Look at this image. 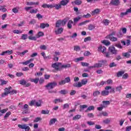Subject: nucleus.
Here are the masks:
<instances>
[{
	"label": "nucleus",
	"mask_w": 131,
	"mask_h": 131,
	"mask_svg": "<svg viewBox=\"0 0 131 131\" xmlns=\"http://www.w3.org/2000/svg\"><path fill=\"white\" fill-rule=\"evenodd\" d=\"M50 113V111L47 110H42L41 111V114H49Z\"/></svg>",
	"instance_id": "58"
},
{
	"label": "nucleus",
	"mask_w": 131,
	"mask_h": 131,
	"mask_svg": "<svg viewBox=\"0 0 131 131\" xmlns=\"http://www.w3.org/2000/svg\"><path fill=\"white\" fill-rule=\"evenodd\" d=\"M13 33H15V34H20L23 32L22 31L18 30H14L13 31Z\"/></svg>",
	"instance_id": "40"
},
{
	"label": "nucleus",
	"mask_w": 131,
	"mask_h": 131,
	"mask_svg": "<svg viewBox=\"0 0 131 131\" xmlns=\"http://www.w3.org/2000/svg\"><path fill=\"white\" fill-rule=\"evenodd\" d=\"M41 119L40 117H37L33 120V122H38V121H40Z\"/></svg>",
	"instance_id": "57"
},
{
	"label": "nucleus",
	"mask_w": 131,
	"mask_h": 131,
	"mask_svg": "<svg viewBox=\"0 0 131 131\" xmlns=\"http://www.w3.org/2000/svg\"><path fill=\"white\" fill-rule=\"evenodd\" d=\"M100 94H101V92L100 91H96L93 92V96L94 97H98V96H99V95H100Z\"/></svg>",
	"instance_id": "37"
},
{
	"label": "nucleus",
	"mask_w": 131,
	"mask_h": 131,
	"mask_svg": "<svg viewBox=\"0 0 131 131\" xmlns=\"http://www.w3.org/2000/svg\"><path fill=\"white\" fill-rule=\"evenodd\" d=\"M56 121H57V119L56 118L51 119L49 122V125H53L54 123H56Z\"/></svg>",
	"instance_id": "26"
},
{
	"label": "nucleus",
	"mask_w": 131,
	"mask_h": 131,
	"mask_svg": "<svg viewBox=\"0 0 131 131\" xmlns=\"http://www.w3.org/2000/svg\"><path fill=\"white\" fill-rule=\"evenodd\" d=\"M105 82L106 84H112V83H113V80L111 79H109L105 81Z\"/></svg>",
	"instance_id": "43"
},
{
	"label": "nucleus",
	"mask_w": 131,
	"mask_h": 131,
	"mask_svg": "<svg viewBox=\"0 0 131 131\" xmlns=\"http://www.w3.org/2000/svg\"><path fill=\"white\" fill-rule=\"evenodd\" d=\"M11 114H12L11 112H8L7 113H6V114H5V115L4 116L5 119H6L7 118H8V117H9V116H10V115H11Z\"/></svg>",
	"instance_id": "49"
},
{
	"label": "nucleus",
	"mask_w": 131,
	"mask_h": 131,
	"mask_svg": "<svg viewBox=\"0 0 131 131\" xmlns=\"http://www.w3.org/2000/svg\"><path fill=\"white\" fill-rule=\"evenodd\" d=\"M112 87L111 86H106L104 88V90L102 91L101 93V96L103 97H106V96H108L110 94L109 90H111Z\"/></svg>",
	"instance_id": "5"
},
{
	"label": "nucleus",
	"mask_w": 131,
	"mask_h": 131,
	"mask_svg": "<svg viewBox=\"0 0 131 131\" xmlns=\"http://www.w3.org/2000/svg\"><path fill=\"white\" fill-rule=\"evenodd\" d=\"M37 12H38V9H32L30 11V13L31 14H36V13H37Z\"/></svg>",
	"instance_id": "41"
},
{
	"label": "nucleus",
	"mask_w": 131,
	"mask_h": 131,
	"mask_svg": "<svg viewBox=\"0 0 131 131\" xmlns=\"http://www.w3.org/2000/svg\"><path fill=\"white\" fill-rule=\"evenodd\" d=\"M72 24H73V21L72 20H69L67 24V27L69 29H71L72 28Z\"/></svg>",
	"instance_id": "18"
},
{
	"label": "nucleus",
	"mask_w": 131,
	"mask_h": 131,
	"mask_svg": "<svg viewBox=\"0 0 131 131\" xmlns=\"http://www.w3.org/2000/svg\"><path fill=\"white\" fill-rule=\"evenodd\" d=\"M16 75L17 76V77H20L21 76H23L24 74L22 72H17L16 73Z\"/></svg>",
	"instance_id": "55"
},
{
	"label": "nucleus",
	"mask_w": 131,
	"mask_h": 131,
	"mask_svg": "<svg viewBox=\"0 0 131 131\" xmlns=\"http://www.w3.org/2000/svg\"><path fill=\"white\" fill-rule=\"evenodd\" d=\"M45 35V33L43 32L40 31L38 33V35L37 36V38H38L41 37V36H43Z\"/></svg>",
	"instance_id": "39"
},
{
	"label": "nucleus",
	"mask_w": 131,
	"mask_h": 131,
	"mask_svg": "<svg viewBox=\"0 0 131 131\" xmlns=\"http://www.w3.org/2000/svg\"><path fill=\"white\" fill-rule=\"evenodd\" d=\"M80 118H81V115H76L73 118V120H78Z\"/></svg>",
	"instance_id": "35"
},
{
	"label": "nucleus",
	"mask_w": 131,
	"mask_h": 131,
	"mask_svg": "<svg viewBox=\"0 0 131 131\" xmlns=\"http://www.w3.org/2000/svg\"><path fill=\"white\" fill-rule=\"evenodd\" d=\"M5 54H7L8 55H12L13 54V50H7L6 51H4L1 54V56H5Z\"/></svg>",
	"instance_id": "16"
},
{
	"label": "nucleus",
	"mask_w": 131,
	"mask_h": 131,
	"mask_svg": "<svg viewBox=\"0 0 131 131\" xmlns=\"http://www.w3.org/2000/svg\"><path fill=\"white\" fill-rule=\"evenodd\" d=\"M46 27H50V25H49V24H45V23H41L40 24V26H39L40 28L43 29L46 28Z\"/></svg>",
	"instance_id": "17"
},
{
	"label": "nucleus",
	"mask_w": 131,
	"mask_h": 131,
	"mask_svg": "<svg viewBox=\"0 0 131 131\" xmlns=\"http://www.w3.org/2000/svg\"><path fill=\"white\" fill-rule=\"evenodd\" d=\"M11 89H12V87H11V86L9 89L5 88V92L2 94V97L3 98H4V97H6V96H8L9 95V94H10L9 91Z\"/></svg>",
	"instance_id": "11"
},
{
	"label": "nucleus",
	"mask_w": 131,
	"mask_h": 131,
	"mask_svg": "<svg viewBox=\"0 0 131 131\" xmlns=\"http://www.w3.org/2000/svg\"><path fill=\"white\" fill-rule=\"evenodd\" d=\"M55 6L53 5H49V4H43L42 6V8H48V9H53Z\"/></svg>",
	"instance_id": "13"
},
{
	"label": "nucleus",
	"mask_w": 131,
	"mask_h": 131,
	"mask_svg": "<svg viewBox=\"0 0 131 131\" xmlns=\"http://www.w3.org/2000/svg\"><path fill=\"white\" fill-rule=\"evenodd\" d=\"M35 105L37 106V107H40V106H41V101H40V100H39L38 101H36Z\"/></svg>",
	"instance_id": "46"
},
{
	"label": "nucleus",
	"mask_w": 131,
	"mask_h": 131,
	"mask_svg": "<svg viewBox=\"0 0 131 131\" xmlns=\"http://www.w3.org/2000/svg\"><path fill=\"white\" fill-rule=\"evenodd\" d=\"M69 3V0H62L60 4L61 6H66Z\"/></svg>",
	"instance_id": "23"
},
{
	"label": "nucleus",
	"mask_w": 131,
	"mask_h": 131,
	"mask_svg": "<svg viewBox=\"0 0 131 131\" xmlns=\"http://www.w3.org/2000/svg\"><path fill=\"white\" fill-rule=\"evenodd\" d=\"M80 47H79V46H74V50L76 51V52H77L78 51H80Z\"/></svg>",
	"instance_id": "44"
},
{
	"label": "nucleus",
	"mask_w": 131,
	"mask_h": 131,
	"mask_svg": "<svg viewBox=\"0 0 131 131\" xmlns=\"http://www.w3.org/2000/svg\"><path fill=\"white\" fill-rule=\"evenodd\" d=\"M69 19V17H66L63 19H58L56 22L55 28L58 29H57V30L55 31V34H62V33H63V31H64V28L61 27V26H65V25H66V23L68 22Z\"/></svg>",
	"instance_id": "1"
},
{
	"label": "nucleus",
	"mask_w": 131,
	"mask_h": 131,
	"mask_svg": "<svg viewBox=\"0 0 131 131\" xmlns=\"http://www.w3.org/2000/svg\"><path fill=\"white\" fill-rule=\"evenodd\" d=\"M66 84V81L64 80H62L58 82L59 85H64V84Z\"/></svg>",
	"instance_id": "48"
},
{
	"label": "nucleus",
	"mask_w": 131,
	"mask_h": 131,
	"mask_svg": "<svg viewBox=\"0 0 131 131\" xmlns=\"http://www.w3.org/2000/svg\"><path fill=\"white\" fill-rule=\"evenodd\" d=\"M9 94H11V95H14V94H17V90H12L11 91H9Z\"/></svg>",
	"instance_id": "56"
},
{
	"label": "nucleus",
	"mask_w": 131,
	"mask_h": 131,
	"mask_svg": "<svg viewBox=\"0 0 131 131\" xmlns=\"http://www.w3.org/2000/svg\"><path fill=\"white\" fill-rule=\"evenodd\" d=\"M90 22H91V20H85L84 21H82L79 23L78 25V26H82V25H85V24H86L87 23H90Z\"/></svg>",
	"instance_id": "22"
},
{
	"label": "nucleus",
	"mask_w": 131,
	"mask_h": 131,
	"mask_svg": "<svg viewBox=\"0 0 131 131\" xmlns=\"http://www.w3.org/2000/svg\"><path fill=\"white\" fill-rule=\"evenodd\" d=\"M106 47L102 46V45H100L98 47V52H101V53H102V54H103L104 56L106 58H110V52H106Z\"/></svg>",
	"instance_id": "2"
},
{
	"label": "nucleus",
	"mask_w": 131,
	"mask_h": 131,
	"mask_svg": "<svg viewBox=\"0 0 131 131\" xmlns=\"http://www.w3.org/2000/svg\"><path fill=\"white\" fill-rule=\"evenodd\" d=\"M103 103V107L105 108V107H107V105H110V101L106 100L102 101Z\"/></svg>",
	"instance_id": "25"
},
{
	"label": "nucleus",
	"mask_w": 131,
	"mask_h": 131,
	"mask_svg": "<svg viewBox=\"0 0 131 131\" xmlns=\"http://www.w3.org/2000/svg\"><path fill=\"white\" fill-rule=\"evenodd\" d=\"M82 60H83V57H79V58H76L75 59V62H78L79 61H82Z\"/></svg>",
	"instance_id": "60"
},
{
	"label": "nucleus",
	"mask_w": 131,
	"mask_h": 131,
	"mask_svg": "<svg viewBox=\"0 0 131 131\" xmlns=\"http://www.w3.org/2000/svg\"><path fill=\"white\" fill-rule=\"evenodd\" d=\"M117 66V64H116L114 62H111L109 64L110 68H112L113 67H116Z\"/></svg>",
	"instance_id": "36"
},
{
	"label": "nucleus",
	"mask_w": 131,
	"mask_h": 131,
	"mask_svg": "<svg viewBox=\"0 0 131 131\" xmlns=\"http://www.w3.org/2000/svg\"><path fill=\"white\" fill-rule=\"evenodd\" d=\"M101 43H103V45H105V46H110V41L107 40H102Z\"/></svg>",
	"instance_id": "32"
},
{
	"label": "nucleus",
	"mask_w": 131,
	"mask_h": 131,
	"mask_svg": "<svg viewBox=\"0 0 131 131\" xmlns=\"http://www.w3.org/2000/svg\"><path fill=\"white\" fill-rule=\"evenodd\" d=\"M66 108H69V104L68 103H65L63 104V109H66Z\"/></svg>",
	"instance_id": "64"
},
{
	"label": "nucleus",
	"mask_w": 131,
	"mask_h": 131,
	"mask_svg": "<svg viewBox=\"0 0 131 131\" xmlns=\"http://www.w3.org/2000/svg\"><path fill=\"white\" fill-rule=\"evenodd\" d=\"M59 94H60V95H67L69 92L66 90H61L59 92Z\"/></svg>",
	"instance_id": "29"
},
{
	"label": "nucleus",
	"mask_w": 131,
	"mask_h": 131,
	"mask_svg": "<svg viewBox=\"0 0 131 131\" xmlns=\"http://www.w3.org/2000/svg\"><path fill=\"white\" fill-rule=\"evenodd\" d=\"M108 116V113L106 112H101L98 115L99 117H101V116Z\"/></svg>",
	"instance_id": "30"
},
{
	"label": "nucleus",
	"mask_w": 131,
	"mask_h": 131,
	"mask_svg": "<svg viewBox=\"0 0 131 131\" xmlns=\"http://www.w3.org/2000/svg\"><path fill=\"white\" fill-rule=\"evenodd\" d=\"M71 67V64L70 63H66V64H61L60 69H66L67 68H70Z\"/></svg>",
	"instance_id": "14"
},
{
	"label": "nucleus",
	"mask_w": 131,
	"mask_h": 131,
	"mask_svg": "<svg viewBox=\"0 0 131 131\" xmlns=\"http://www.w3.org/2000/svg\"><path fill=\"white\" fill-rule=\"evenodd\" d=\"M18 127L19 128H20L21 129H25V131H29L30 129V127L28 126L26 124H18L17 125Z\"/></svg>",
	"instance_id": "7"
},
{
	"label": "nucleus",
	"mask_w": 131,
	"mask_h": 131,
	"mask_svg": "<svg viewBox=\"0 0 131 131\" xmlns=\"http://www.w3.org/2000/svg\"><path fill=\"white\" fill-rule=\"evenodd\" d=\"M111 5L113 6H119L120 5V0H112L111 2Z\"/></svg>",
	"instance_id": "12"
},
{
	"label": "nucleus",
	"mask_w": 131,
	"mask_h": 131,
	"mask_svg": "<svg viewBox=\"0 0 131 131\" xmlns=\"http://www.w3.org/2000/svg\"><path fill=\"white\" fill-rule=\"evenodd\" d=\"M75 94H76V91L73 90H71V92L70 93V96H74Z\"/></svg>",
	"instance_id": "53"
},
{
	"label": "nucleus",
	"mask_w": 131,
	"mask_h": 131,
	"mask_svg": "<svg viewBox=\"0 0 131 131\" xmlns=\"http://www.w3.org/2000/svg\"><path fill=\"white\" fill-rule=\"evenodd\" d=\"M20 84H21V85H25L26 88H28L31 85V83L30 82L27 83L26 80L25 79H22L19 81Z\"/></svg>",
	"instance_id": "8"
},
{
	"label": "nucleus",
	"mask_w": 131,
	"mask_h": 131,
	"mask_svg": "<svg viewBox=\"0 0 131 131\" xmlns=\"http://www.w3.org/2000/svg\"><path fill=\"white\" fill-rule=\"evenodd\" d=\"M65 81H66V83H68L69 82H70V81H71V80H70V77H68L67 78H66L64 79Z\"/></svg>",
	"instance_id": "59"
},
{
	"label": "nucleus",
	"mask_w": 131,
	"mask_h": 131,
	"mask_svg": "<svg viewBox=\"0 0 131 131\" xmlns=\"http://www.w3.org/2000/svg\"><path fill=\"white\" fill-rule=\"evenodd\" d=\"M74 3V4H75V5H77V6H79V5H81L82 2H81V1L80 0H76Z\"/></svg>",
	"instance_id": "47"
},
{
	"label": "nucleus",
	"mask_w": 131,
	"mask_h": 131,
	"mask_svg": "<svg viewBox=\"0 0 131 131\" xmlns=\"http://www.w3.org/2000/svg\"><path fill=\"white\" fill-rule=\"evenodd\" d=\"M1 85H4L5 84H7L8 83V81L1 80Z\"/></svg>",
	"instance_id": "61"
},
{
	"label": "nucleus",
	"mask_w": 131,
	"mask_h": 131,
	"mask_svg": "<svg viewBox=\"0 0 131 131\" xmlns=\"http://www.w3.org/2000/svg\"><path fill=\"white\" fill-rule=\"evenodd\" d=\"M36 17L38 20H40V19H42V18H43V16H42V15L39 13L36 14Z\"/></svg>",
	"instance_id": "51"
},
{
	"label": "nucleus",
	"mask_w": 131,
	"mask_h": 131,
	"mask_svg": "<svg viewBox=\"0 0 131 131\" xmlns=\"http://www.w3.org/2000/svg\"><path fill=\"white\" fill-rule=\"evenodd\" d=\"M58 85V83L56 81H53L51 82L48 83L47 85H45V88H46L47 90L50 91V90H53L54 88L57 86Z\"/></svg>",
	"instance_id": "3"
},
{
	"label": "nucleus",
	"mask_w": 131,
	"mask_h": 131,
	"mask_svg": "<svg viewBox=\"0 0 131 131\" xmlns=\"http://www.w3.org/2000/svg\"><path fill=\"white\" fill-rule=\"evenodd\" d=\"M81 18H82V16H81V15H79L77 17L74 18V23H77V22H78V21H79V20H80V19H81Z\"/></svg>",
	"instance_id": "28"
},
{
	"label": "nucleus",
	"mask_w": 131,
	"mask_h": 131,
	"mask_svg": "<svg viewBox=\"0 0 131 131\" xmlns=\"http://www.w3.org/2000/svg\"><path fill=\"white\" fill-rule=\"evenodd\" d=\"M122 56H123V57L124 58H129L130 57L129 51H128V52L123 53L122 54Z\"/></svg>",
	"instance_id": "20"
},
{
	"label": "nucleus",
	"mask_w": 131,
	"mask_h": 131,
	"mask_svg": "<svg viewBox=\"0 0 131 131\" xmlns=\"http://www.w3.org/2000/svg\"><path fill=\"white\" fill-rule=\"evenodd\" d=\"M105 38L106 39H110L111 41H117V37H115L113 36L112 35L110 34L109 35H107L106 37Z\"/></svg>",
	"instance_id": "10"
},
{
	"label": "nucleus",
	"mask_w": 131,
	"mask_h": 131,
	"mask_svg": "<svg viewBox=\"0 0 131 131\" xmlns=\"http://www.w3.org/2000/svg\"><path fill=\"white\" fill-rule=\"evenodd\" d=\"M62 5L60 4H56L55 5H53L54 8H55L56 10H59V9H61Z\"/></svg>",
	"instance_id": "38"
},
{
	"label": "nucleus",
	"mask_w": 131,
	"mask_h": 131,
	"mask_svg": "<svg viewBox=\"0 0 131 131\" xmlns=\"http://www.w3.org/2000/svg\"><path fill=\"white\" fill-rule=\"evenodd\" d=\"M99 13H100L99 9H96L92 11V13L93 14V15H96V14H99Z\"/></svg>",
	"instance_id": "42"
},
{
	"label": "nucleus",
	"mask_w": 131,
	"mask_h": 131,
	"mask_svg": "<svg viewBox=\"0 0 131 131\" xmlns=\"http://www.w3.org/2000/svg\"><path fill=\"white\" fill-rule=\"evenodd\" d=\"M123 88L122 86L120 85L116 88V92H119V93H121V91H122Z\"/></svg>",
	"instance_id": "33"
},
{
	"label": "nucleus",
	"mask_w": 131,
	"mask_h": 131,
	"mask_svg": "<svg viewBox=\"0 0 131 131\" xmlns=\"http://www.w3.org/2000/svg\"><path fill=\"white\" fill-rule=\"evenodd\" d=\"M21 39L25 40L27 39V34H22L21 37Z\"/></svg>",
	"instance_id": "52"
},
{
	"label": "nucleus",
	"mask_w": 131,
	"mask_h": 131,
	"mask_svg": "<svg viewBox=\"0 0 131 131\" xmlns=\"http://www.w3.org/2000/svg\"><path fill=\"white\" fill-rule=\"evenodd\" d=\"M6 6H1V11L2 12H7V8H5Z\"/></svg>",
	"instance_id": "54"
},
{
	"label": "nucleus",
	"mask_w": 131,
	"mask_h": 131,
	"mask_svg": "<svg viewBox=\"0 0 131 131\" xmlns=\"http://www.w3.org/2000/svg\"><path fill=\"white\" fill-rule=\"evenodd\" d=\"M95 28H96V26L92 24H89L88 25V29H89V30H90V31L94 30Z\"/></svg>",
	"instance_id": "21"
},
{
	"label": "nucleus",
	"mask_w": 131,
	"mask_h": 131,
	"mask_svg": "<svg viewBox=\"0 0 131 131\" xmlns=\"http://www.w3.org/2000/svg\"><path fill=\"white\" fill-rule=\"evenodd\" d=\"M26 53H28V50H25L23 52H17V54L19 56H20V57H23L25 55V54H26Z\"/></svg>",
	"instance_id": "27"
},
{
	"label": "nucleus",
	"mask_w": 131,
	"mask_h": 131,
	"mask_svg": "<svg viewBox=\"0 0 131 131\" xmlns=\"http://www.w3.org/2000/svg\"><path fill=\"white\" fill-rule=\"evenodd\" d=\"M88 83V80L87 79H82L80 82H78V83H74L73 84V86L74 88H81L82 85L86 84Z\"/></svg>",
	"instance_id": "4"
},
{
	"label": "nucleus",
	"mask_w": 131,
	"mask_h": 131,
	"mask_svg": "<svg viewBox=\"0 0 131 131\" xmlns=\"http://www.w3.org/2000/svg\"><path fill=\"white\" fill-rule=\"evenodd\" d=\"M102 23L105 26H108V25H109V23H110V21L109 20V19H103L102 20Z\"/></svg>",
	"instance_id": "24"
},
{
	"label": "nucleus",
	"mask_w": 131,
	"mask_h": 131,
	"mask_svg": "<svg viewBox=\"0 0 131 131\" xmlns=\"http://www.w3.org/2000/svg\"><path fill=\"white\" fill-rule=\"evenodd\" d=\"M58 102L59 103H62L63 102V100L60 99H56L54 100V103L55 104H57L58 103Z\"/></svg>",
	"instance_id": "50"
},
{
	"label": "nucleus",
	"mask_w": 131,
	"mask_h": 131,
	"mask_svg": "<svg viewBox=\"0 0 131 131\" xmlns=\"http://www.w3.org/2000/svg\"><path fill=\"white\" fill-rule=\"evenodd\" d=\"M8 110V108H4L2 110V108L0 107V117L3 116V115L6 113V112H7Z\"/></svg>",
	"instance_id": "19"
},
{
	"label": "nucleus",
	"mask_w": 131,
	"mask_h": 131,
	"mask_svg": "<svg viewBox=\"0 0 131 131\" xmlns=\"http://www.w3.org/2000/svg\"><path fill=\"white\" fill-rule=\"evenodd\" d=\"M61 65L62 63L61 62H55L52 64L51 67H52V68H54L56 71H60L61 69V68H59V66H61Z\"/></svg>",
	"instance_id": "6"
},
{
	"label": "nucleus",
	"mask_w": 131,
	"mask_h": 131,
	"mask_svg": "<svg viewBox=\"0 0 131 131\" xmlns=\"http://www.w3.org/2000/svg\"><path fill=\"white\" fill-rule=\"evenodd\" d=\"M28 38L31 40H36V37H33L32 36H29Z\"/></svg>",
	"instance_id": "62"
},
{
	"label": "nucleus",
	"mask_w": 131,
	"mask_h": 131,
	"mask_svg": "<svg viewBox=\"0 0 131 131\" xmlns=\"http://www.w3.org/2000/svg\"><path fill=\"white\" fill-rule=\"evenodd\" d=\"M94 67H95V68H100V67H102V63H101V62L95 63L94 64Z\"/></svg>",
	"instance_id": "45"
},
{
	"label": "nucleus",
	"mask_w": 131,
	"mask_h": 131,
	"mask_svg": "<svg viewBox=\"0 0 131 131\" xmlns=\"http://www.w3.org/2000/svg\"><path fill=\"white\" fill-rule=\"evenodd\" d=\"M108 52L113 55H116L118 51L114 47L111 46L108 48Z\"/></svg>",
	"instance_id": "9"
},
{
	"label": "nucleus",
	"mask_w": 131,
	"mask_h": 131,
	"mask_svg": "<svg viewBox=\"0 0 131 131\" xmlns=\"http://www.w3.org/2000/svg\"><path fill=\"white\" fill-rule=\"evenodd\" d=\"M123 74H124V71H119L117 73V77H120L121 76H122Z\"/></svg>",
	"instance_id": "34"
},
{
	"label": "nucleus",
	"mask_w": 131,
	"mask_h": 131,
	"mask_svg": "<svg viewBox=\"0 0 131 131\" xmlns=\"http://www.w3.org/2000/svg\"><path fill=\"white\" fill-rule=\"evenodd\" d=\"M29 80L31 82H34V83L37 84V83H38V81H39V78H36L35 79L30 78Z\"/></svg>",
	"instance_id": "15"
},
{
	"label": "nucleus",
	"mask_w": 131,
	"mask_h": 131,
	"mask_svg": "<svg viewBox=\"0 0 131 131\" xmlns=\"http://www.w3.org/2000/svg\"><path fill=\"white\" fill-rule=\"evenodd\" d=\"M92 110H95V106L94 105L88 107L87 110L85 111V112L88 113V111H92Z\"/></svg>",
	"instance_id": "31"
},
{
	"label": "nucleus",
	"mask_w": 131,
	"mask_h": 131,
	"mask_svg": "<svg viewBox=\"0 0 131 131\" xmlns=\"http://www.w3.org/2000/svg\"><path fill=\"white\" fill-rule=\"evenodd\" d=\"M27 6H34V2H26Z\"/></svg>",
	"instance_id": "63"
}]
</instances>
